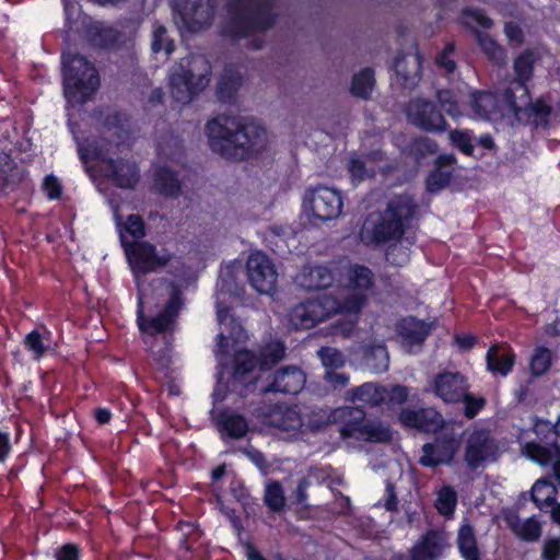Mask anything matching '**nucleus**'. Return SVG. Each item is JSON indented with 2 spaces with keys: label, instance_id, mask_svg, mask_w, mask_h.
Listing matches in <instances>:
<instances>
[{
  "label": "nucleus",
  "instance_id": "f257e3e1",
  "mask_svg": "<svg viewBox=\"0 0 560 560\" xmlns=\"http://www.w3.org/2000/svg\"><path fill=\"white\" fill-rule=\"evenodd\" d=\"M206 133L212 151L232 161L257 156L269 142L262 125L241 116L219 115L207 122Z\"/></svg>",
  "mask_w": 560,
  "mask_h": 560
},
{
  "label": "nucleus",
  "instance_id": "f03ea898",
  "mask_svg": "<svg viewBox=\"0 0 560 560\" xmlns=\"http://www.w3.org/2000/svg\"><path fill=\"white\" fill-rule=\"evenodd\" d=\"M190 282H136L137 324L150 336L172 331L184 307V290Z\"/></svg>",
  "mask_w": 560,
  "mask_h": 560
},
{
  "label": "nucleus",
  "instance_id": "7ed1b4c3",
  "mask_svg": "<svg viewBox=\"0 0 560 560\" xmlns=\"http://www.w3.org/2000/svg\"><path fill=\"white\" fill-rule=\"evenodd\" d=\"M130 139L129 131L119 124L118 117L107 118L98 141L86 145L79 143V154L84 163L100 159L105 163L102 168L105 176L110 178L118 187L132 188L139 178L137 165L133 162L115 161L112 155L121 152Z\"/></svg>",
  "mask_w": 560,
  "mask_h": 560
},
{
  "label": "nucleus",
  "instance_id": "20e7f679",
  "mask_svg": "<svg viewBox=\"0 0 560 560\" xmlns=\"http://www.w3.org/2000/svg\"><path fill=\"white\" fill-rule=\"evenodd\" d=\"M417 205L407 195L390 199L384 211L370 213L361 228L360 238L364 244L383 246L400 243L410 228Z\"/></svg>",
  "mask_w": 560,
  "mask_h": 560
},
{
  "label": "nucleus",
  "instance_id": "39448f33",
  "mask_svg": "<svg viewBox=\"0 0 560 560\" xmlns=\"http://www.w3.org/2000/svg\"><path fill=\"white\" fill-rule=\"evenodd\" d=\"M229 20L223 33L233 38H250L247 47L260 49L264 44L261 33L270 28L276 20L272 0H230Z\"/></svg>",
  "mask_w": 560,
  "mask_h": 560
},
{
  "label": "nucleus",
  "instance_id": "423d86ee",
  "mask_svg": "<svg viewBox=\"0 0 560 560\" xmlns=\"http://www.w3.org/2000/svg\"><path fill=\"white\" fill-rule=\"evenodd\" d=\"M211 65L203 55H188L173 66L170 72L171 94L179 103H189L205 90L211 77Z\"/></svg>",
  "mask_w": 560,
  "mask_h": 560
},
{
  "label": "nucleus",
  "instance_id": "0eeeda50",
  "mask_svg": "<svg viewBox=\"0 0 560 560\" xmlns=\"http://www.w3.org/2000/svg\"><path fill=\"white\" fill-rule=\"evenodd\" d=\"M63 92L71 104H82L100 85L94 66L81 55L63 54Z\"/></svg>",
  "mask_w": 560,
  "mask_h": 560
},
{
  "label": "nucleus",
  "instance_id": "6e6552de",
  "mask_svg": "<svg viewBox=\"0 0 560 560\" xmlns=\"http://www.w3.org/2000/svg\"><path fill=\"white\" fill-rule=\"evenodd\" d=\"M342 413L347 417L340 428L342 438L383 444L393 441L390 427L383 424L381 421L366 419V412L363 408L346 407Z\"/></svg>",
  "mask_w": 560,
  "mask_h": 560
},
{
  "label": "nucleus",
  "instance_id": "1a4fd4ad",
  "mask_svg": "<svg viewBox=\"0 0 560 560\" xmlns=\"http://www.w3.org/2000/svg\"><path fill=\"white\" fill-rule=\"evenodd\" d=\"M338 299L332 294L319 292L295 305L290 313V322L295 329H311L318 323L335 315Z\"/></svg>",
  "mask_w": 560,
  "mask_h": 560
},
{
  "label": "nucleus",
  "instance_id": "9d476101",
  "mask_svg": "<svg viewBox=\"0 0 560 560\" xmlns=\"http://www.w3.org/2000/svg\"><path fill=\"white\" fill-rule=\"evenodd\" d=\"M175 20L180 27L198 33L211 26L217 9V0H172Z\"/></svg>",
  "mask_w": 560,
  "mask_h": 560
},
{
  "label": "nucleus",
  "instance_id": "9b49d317",
  "mask_svg": "<svg viewBox=\"0 0 560 560\" xmlns=\"http://www.w3.org/2000/svg\"><path fill=\"white\" fill-rule=\"evenodd\" d=\"M120 242L129 266L137 277L155 271L171 260V255L159 254L155 246L149 242L128 241L122 230L120 231Z\"/></svg>",
  "mask_w": 560,
  "mask_h": 560
},
{
  "label": "nucleus",
  "instance_id": "f8f14e48",
  "mask_svg": "<svg viewBox=\"0 0 560 560\" xmlns=\"http://www.w3.org/2000/svg\"><path fill=\"white\" fill-rule=\"evenodd\" d=\"M342 206L339 191L326 186L308 188L303 197L305 213L323 222L337 219L341 214Z\"/></svg>",
  "mask_w": 560,
  "mask_h": 560
},
{
  "label": "nucleus",
  "instance_id": "ddd939ff",
  "mask_svg": "<svg viewBox=\"0 0 560 560\" xmlns=\"http://www.w3.org/2000/svg\"><path fill=\"white\" fill-rule=\"evenodd\" d=\"M432 442L424 443L421 447L419 464L422 467L435 468L442 465L453 464L460 447V439L453 432H439L434 434Z\"/></svg>",
  "mask_w": 560,
  "mask_h": 560
},
{
  "label": "nucleus",
  "instance_id": "4468645a",
  "mask_svg": "<svg viewBox=\"0 0 560 560\" xmlns=\"http://www.w3.org/2000/svg\"><path fill=\"white\" fill-rule=\"evenodd\" d=\"M246 282H217L215 307L217 316L223 322L234 304L243 301ZM255 291L261 294L273 295L278 282H247Z\"/></svg>",
  "mask_w": 560,
  "mask_h": 560
},
{
  "label": "nucleus",
  "instance_id": "2eb2a0df",
  "mask_svg": "<svg viewBox=\"0 0 560 560\" xmlns=\"http://www.w3.org/2000/svg\"><path fill=\"white\" fill-rule=\"evenodd\" d=\"M303 277L312 280H323L327 277L347 280H371L372 271L360 265H352L348 260H340L329 265L308 264L303 268Z\"/></svg>",
  "mask_w": 560,
  "mask_h": 560
},
{
  "label": "nucleus",
  "instance_id": "dca6fc26",
  "mask_svg": "<svg viewBox=\"0 0 560 560\" xmlns=\"http://www.w3.org/2000/svg\"><path fill=\"white\" fill-rule=\"evenodd\" d=\"M398 420L402 427L425 434H436L445 427L443 415L434 407L404 408L398 413Z\"/></svg>",
  "mask_w": 560,
  "mask_h": 560
},
{
  "label": "nucleus",
  "instance_id": "f3484780",
  "mask_svg": "<svg viewBox=\"0 0 560 560\" xmlns=\"http://www.w3.org/2000/svg\"><path fill=\"white\" fill-rule=\"evenodd\" d=\"M469 387L468 378L458 371L439 372L430 382V392L445 404H459Z\"/></svg>",
  "mask_w": 560,
  "mask_h": 560
},
{
  "label": "nucleus",
  "instance_id": "a211bd4d",
  "mask_svg": "<svg viewBox=\"0 0 560 560\" xmlns=\"http://www.w3.org/2000/svg\"><path fill=\"white\" fill-rule=\"evenodd\" d=\"M407 117L416 127L431 132H441L446 129L447 122L435 105L425 98H415L409 102Z\"/></svg>",
  "mask_w": 560,
  "mask_h": 560
},
{
  "label": "nucleus",
  "instance_id": "6ab92c4d",
  "mask_svg": "<svg viewBox=\"0 0 560 560\" xmlns=\"http://www.w3.org/2000/svg\"><path fill=\"white\" fill-rule=\"evenodd\" d=\"M261 388L264 394L298 395L305 386L306 375L296 365H285L275 371Z\"/></svg>",
  "mask_w": 560,
  "mask_h": 560
},
{
  "label": "nucleus",
  "instance_id": "aec40b11",
  "mask_svg": "<svg viewBox=\"0 0 560 560\" xmlns=\"http://www.w3.org/2000/svg\"><path fill=\"white\" fill-rule=\"evenodd\" d=\"M215 428L223 442L237 441L244 439L249 431L247 418L229 408L221 409L215 418Z\"/></svg>",
  "mask_w": 560,
  "mask_h": 560
},
{
  "label": "nucleus",
  "instance_id": "412c9836",
  "mask_svg": "<svg viewBox=\"0 0 560 560\" xmlns=\"http://www.w3.org/2000/svg\"><path fill=\"white\" fill-rule=\"evenodd\" d=\"M497 452V445L485 430L474 431L467 441L464 459L471 469H477Z\"/></svg>",
  "mask_w": 560,
  "mask_h": 560
},
{
  "label": "nucleus",
  "instance_id": "4be33fe9",
  "mask_svg": "<svg viewBox=\"0 0 560 560\" xmlns=\"http://www.w3.org/2000/svg\"><path fill=\"white\" fill-rule=\"evenodd\" d=\"M266 423L282 431H296L302 424V416L296 405L275 404L266 413Z\"/></svg>",
  "mask_w": 560,
  "mask_h": 560
},
{
  "label": "nucleus",
  "instance_id": "5701e85b",
  "mask_svg": "<svg viewBox=\"0 0 560 560\" xmlns=\"http://www.w3.org/2000/svg\"><path fill=\"white\" fill-rule=\"evenodd\" d=\"M516 363V354L506 345H492L486 353V366L494 376L506 377Z\"/></svg>",
  "mask_w": 560,
  "mask_h": 560
},
{
  "label": "nucleus",
  "instance_id": "b1692460",
  "mask_svg": "<svg viewBox=\"0 0 560 560\" xmlns=\"http://www.w3.org/2000/svg\"><path fill=\"white\" fill-rule=\"evenodd\" d=\"M396 330L404 347H421L431 332V325L417 317L408 316L397 323Z\"/></svg>",
  "mask_w": 560,
  "mask_h": 560
},
{
  "label": "nucleus",
  "instance_id": "393cba45",
  "mask_svg": "<svg viewBox=\"0 0 560 560\" xmlns=\"http://www.w3.org/2000/svg\"><path fill=\"white\" fill-rule=\"evenodd\" d=\"M245 267L249 280H276L279 276L273 260L261 250L250 253Z\"/></svg>",
  "mask_w": 560,
  "mask_h": 560
},
{
  "label": "nucleus",
  "instance_id": "a878e982",
  "mask_svg": "<svg viewBox=\"0 0 560 560\" xmlns=\"http://www.w3.org/2000/svg\"><path fill=\"white\" fill-rule=\"evenodd\" d=\"M443 553L442 537L435 529H429L410 550V560H438Z\"/></svg>",
  "mask_w": 560,
  "mask_h": 560
},
{
  "label": "nucleus",
  "instance_id": "bb28decb",
  "mask_svg": "<svg viewBox=\"0 0 560 560\" xmlns=\"http://www.w3.org/2000/svg\"><path fill=\"white\" fill-rule=\"evenodd\" d=\"M524 454L533 462L547 466L553 464L560 457L559 442H536L530 441L523 446Z\"/></svg>",
  "mask_w": 560,
  "mask_h": 560
},
{
  "label": "nucleus",
  "instance_id": "cd10ccee",
  "mask_svg": "<svg viewBox=\"0 0 560 560\" xmlns=\"http://www.w3.org/2000/svg\"><path fill=\"white\" fill-rule=\"evenodd\" d=\"M509 112L517 116L529 104V92L526 82L512 81L503 95Z\"/></svg>",
  "mask_w": 560,
  "mask_h": 560
},
{
  "label": "nucleus",
  "instance_id": "c85d7f7f",
  "mask_svg": "<svg viewBox=\"0 0 560 560\" xmlns=\"http://www.w3.org/2000/svg\"><path fill=\"white\" fill-rule=\"evenodd\" d=\"M530 500L541 512H548L557 501L556 486L547 478L536 480L530 490Z\"/></svg>",
  "mask_w": 560,
  "mask_h": 560
},
{
  "label": "nucleus",
  "instance_id": "c756f323",
  "mask_svg": "<svg viewBox=\"0 0 560 560\" xmlns=\"http://www.w3.org/2000/svg\"><path fill=\"white\" fill-rule=\"evenodd\" d=\"M475 115L481 119H493L500 115L497 97L490 92H475L470 96Z\"/></svg>",
  "mask_w": 560,
  "mask_h": 560
},
{
  "label": "nucleus",
  "instance_id": "7c9ffc66",
  "mask_svg": "<svg viewBox=\"0 0 560 560\" xmlns=\"http://www.w3.org/2000/svg\"><path fill=\"white\" fill-rule=\"evenodd\" d=\"M51 332L43 327V331L33 329L23 339L24 349L34 360H40L50 349Z\"/></svg>",
  "mask_w": 560,
  "mask_h": 560
},
{
  "label": "nucleus",
  "instance_id": "2f4dec72",
  "mask_svg": "<svg viewBox=\"0 0 560 560\" xmlns=\"http://www.w3.org/2000/svg\"><path fill=\"white\" fill-rule=\"evenodd\" d=\"M457 547L464 560H480L474 527L470 524L460 526L457 535Z\"/></svg>",
  "mask_w": 560,
  "mask_h": 560
},
{
  "label": "nucleus",
  "instance_id": "473e14b6",
  "mask_svg": "<svg viewBox=\"0 0 560 560\" xmlns=\"http://www.w3.org/2000/svg\"><path fill=\"white\" fill-rule=\"evenodd\" d=\"M454 163L455 156L453 154H443L436 159L438 170L428 179V186L431 191L443 188L450 182L452 175L450 168Z\"/></svg>",
  "mask_w": 560,
  "mask_h": 560
},
{
  "label": "nucleus",
  "instance_id": "72a5a7b5",
  "mask_svg": "<svg viewBox=\"0 0 560 560\" xmlns=\"http://www.w3.org/2000/svg\"><path fill=\"white\" fill-rule=\"evenodd\" d=\"M540 59V55L536 49H525L514 60V72L516 81L528 82L533 77L534 66Z\"/></svg>",
  "mask_w": 560,
  "mask_h": 560
},
{
  "label": "nucleus",
  "instance_id": "f704fd0d",
  "mask_svg": "<svg viewBox=\"0 0 560 560\" xmlns=\"http://www.w3.org/2000/svg\"><path fill=\"white\" fill-rule=\"evenodd\" d=\"M395 70L406 83L413 82L420 74L421 58L418 54H407L396 58Z\"/></svg>",
  "mask_w": 560,
  "mask_h": 560
},
{
  "label": "nucleus",
  "instance_id": "c9c22d12",
  "mask_svg": "<svg viewBox=\"0 0 560 560\" xmlns=\"http://www.w3.org/2000/svg\"><path fill=\"white\" fill-rule=\"evenodd\" d=\"M386 386L374 383H364L352 390L353 398L361 400L372 407L385 404Z\"/></svg>",
  "mask_w": 560,
  "mask_h": 560
},
{
  "label": "nucleus",
  "instance_id": "e433bc0d",
  "mask_svg": "<svg viewBox=\"0 0 560 560\" xmlns=\"http://www.w3.org/2000/svg\"><path fill=\"white\" fill-rule=\"evenodd\" d=\"M375 86L374 71L371 68H364L352 78L350 92L353 96L368 100Z\"/></svg>",
  "mask_w": 560,
  "mask_h": 560
},
{
  "label": "nucleus",
  "instance_id": "4c0bfd02",
  "mask_svg": "<svg viewBox=\"0 0 560 560\" xmlns=\"http://www.w3.org/2000/svg\"><path fill=\"white\" fill-rule=\"evenodd\" d=\"M553 363V352L545 347L537 346L529 359V372L533 377L545 375Z\"/></svg>",
  "mask_w": 560,
  "mask_h": 560
},
{
  "label": "nucleus",
  "instance_id": "58836bf2",
  "mask_svg": "<svg viewBox=\"0 0 560 560\" xmlns=\"http://www.w3.org/2000/svg\"><path fill=\"white\" fill-rule=\"evenodd\" d=\"M113 210H114V217H115L116 224L119 229V232L122 230L126 237L128 234L132 238L139 240L145 235L144 222L140 215L130 214V215H128L127 221L124 222L122 217L119 213L118 206H113Z\"/></svg>",
  "mask_w": 560,
  "mask_h": 560
},
{
  "label": "nucleus",
  "instance_id": "ea45409f",
  "mask_svg": "<svg viewBox=\"0 0 560 560\" xmlns=\"http://www.w3.org/2000/svg\"><path fill=\"white\" fill-rule=\"evenodd\" d=\"M155 187L165 196L176 197L180 191L182 184L172 170L160 167L155 173Z\"/></svg>",
  "mask_w": 560,
  "mask_h": 560
},
{
  "label": "nucleus",
  "instance_id": "a19ab883",
  "mask_svg": "<svg viewBox=\"0 0 560 560\" xmlns=\"http://www.w3.org/2000/svg\"><path fill=\"white\" fill-rule=\"evenodd\" d=\"M24 178V170L16 165L11 156L0 153V180L3 186H15Z\"/></svg>",
  "mask_w": 560,
  "mask_h": 560
},
{
  "label": "nucleus",
  "instance_id": "79ce46f5",
  "mask_svg": "<svg viewBox=\"0 0 560 560\" xmlns=\"http://www.w3.org/2000/svg\"><path fill=\"white\" fill-rule=\"evenodd\" d=\"M175 529L180 533L178 548L186 553L194 552V546L200 539L201 533L199 528L191 522L180 520L177 522Z\"/></svg>",
  "mask_w": 560,
  "mask_h": 560
},
{
  "label": "nucleus",
  "instance_id": "37998d69",
  "mask_svg": "<svg viewBox=\"0 0 560 560\" xmlns=\"http://www.w3.org/2000/svg\"><path fill=\"white\" fill-rule=\"evenodd\" d=\"M88 37L94 46L107 48L118 40L119 34L110 26L95 23L89 27Z\"/></svg>",
  "mask_w": 560,
  "mask_h": 560
},
{
  "label": "nucleus",
  "instance_id": "c03bdc74",
  "mask_svg": "<svg viewBox=\"0 0 560 560\" xmlns=\"http://www.w3.org/2000/svg\"><path fill=\"white\" fill-rule=\"evenodd\" d=\"M241 85L242 78L240 73L231 69H225L219 79L217 93L220 100L229 102L233 98Z\"/></svg>",
  "mask_w": 560,
  "mask_h": 560
},
{
  "label": "nucleus",
  "instance_id": "a18cd8bd",
  "mask_svg": "<svg viewBox=\"0 0 560 560\" xmlns=\"http://www.w3.org/2000/svg\"><path fill=\"white\" fill-rule=\"evenodd\" d=\"M257 365H259L257 355L253 351L240 350L234 355L232 375L235 380H241L252 373Z\"/></svg>",
  "mask_w": 560,
  "mask_h": 560
},
{
  "label": "nucleus",
  "instance_id": "49530a36",
  "mask_svg": "<svg viewBox=\"0 0 560 560\" xmlns=\"http://www.w3.org/2000/svg\"><path fill=\"white\" fill-rule=\"evenodd\" d=\"M476 39L481 50L497 65H505L506 52L492 37L486 33L476 32Z\"/></svg>",
  "mask_w": 560,
  "mask_h": 560
},
{
  "label": "nucleus",
  "instance_id": "de8ad7c7",
  "mask_svg": "<svg viewBox=\"0 0 560 560\" xmlns=\"http://www.w3.org/2000/svg\"><path fill=\"white\" fill-rule=\"evenodd\" d=\"M284 355L285 347L281 341L267 345L257 355L260 370H270L280 362Z\"/></svg>",
  "mask_w": 560,
  "mask_h": 560
},
{
  "label": "nucleus",
  "instance_id": "09e8293b",
  "mask_svg": "<svg viewBox=\"0 0 560 560\" xmlns=\"http://www.w3.org/2000/svg\"><path fill=\"white\" fill-rule=\"evenodd\" d=\"M366 365L376 373L385 372L388 369V353L383 345L371 346L364 353Z\"/></svg>",
  "mask_w": 560,
  "mask_h": 560
},
{
  "label": "nucleus",
  "instance_id": "8fccbe9b",
  "mask_svg": "<svg viewBox=\"0 0 560 560\" xmlns=\"http://www.w3.org/2000/svg\"><path fill=\"white\" fill-rule=\"evenodd\" d=\"M366 302V298L363 293L353 292L346 295L342 300L338 299V307L334 314L339 315H353L355 318L361 313Z\"/></svg>",
  "mask_w": 560,
  "mask_h": 560
},
{
  "label": "nucleus",
  "instance_id": "3c124183",
  "mask_svg": "<svg viewBox=\"0 0 560 560\" xmlns=\"http://www.w3.org/2000/svg\"><path fill=\"white\" fill-rule=\"evenodd\" d=\"M513 533L523 541L535 542L542 534L540 523L535 517L526 518L521 525H511Z\"/></svg>",
  "mask_w": 560,
  "mask_h": 560
},
{
  "label": "nucleus",
  "instance_id": "603ef678",
  "mask_svg": "<svg viewBox=\"0 0 560 560\" xmlns=\"http://www.w3.org/2000/svg\"><path fill=\"white\" fill-rule=\"evenodd\" d=\"M457 504V493L450 487H443L438 493L435 508L438 512L443 516H450L454 514Z\"/></svg>",
  "mask_w": 560,
  "mask_h": 560
},
{
  "label": "nucleus",
  "instance_id": "864d4df0",
  "mask_svg": "<svg viewBox=\"0 0 560 560\" xmlns=\"http://www.w3.org/2000/svg\"><path fill=\"white\" fill-rule=\"evenodd\" d=\"M264 501L268 509L272 512H280L283 510L285 498L280 482L271 481L266 487Z\"/></svg>",
  "mask_w": 560,
  "mask_h": 560
},
{
  "label": "nucleus",
  "instance_id": "5fc2aeb1",
  "mask_svg": "<svg viewBox=\"0 0 560 560\" xmlns=\"http://www.w3.org/2000/svg\"><path fill=\"white\" fill-rule=\"evenodd\" d=\"M318 358L326 371L338 370L346 364V358L343 353L332 347H322L317 351Z\"/></svg>",
  "mask_w": 560,
  "mask_h": 560
},
{
  "label": "nucleus",
  "instance_id": "6e6d98bb",
  "mask_svg": "<svg viewBox=\"0 0 560 560\" xmlns=\"http://www.w3.org/2000/svg\"><path fill=\"white\" fill-rule=\"evenodd\" d=\"M459 402L464 405L463 415L466 419L476 418L480 411L486 407L487 400L482 396H476L469 389L459 398Z\"/></svg>",
  "mask_w": 560,
  "mask_h": 560
},
{
  "label": "nucleus",
  "instance_id": "4d7b16f0",
  "mask_svg": "<svg viewBox=\"0 0 560 560\" xmlns=\"http://www.w3.org/2000/svg\"><path fill=\"white\" fill-rule=\"evenodd\" d=\"M151 49L154 54L165 51L171 55L174 50V42L170 38L164 25H156L152 34Z\"/></svg>",
  "mask_w": 560,
  "mask_h": 560
},
{
  "label": "nucleus",
  "instance_id": "13d9d810",
  "mask_svg": "<svg viewBox=\"0 0 560 560\" xmlns=\"http://www.w3.org/2000/svg\"><path fill=\"white\" fill-rule=\"evenodd\" d=\"M529 112L530 115L534 116L533 122L536 126L546 127L548 124V117L550 116L552 108L550 105L546 104L541 100H536L535 102H530L525 108Z\"/></svg>",
  "mask_w": 560,
  "mask_h": 560
},
{
  "label": "nucleus",
  "instance_id": "bf43d9fd",
  "mask_svg": "<svg viewBox=\"0 0 560 560\" xmlns=\"http://www.w3.org/2000/svg\"><path fill=\"white\" fill-rule=\"evenodd\" d=\"M368 160L353 158L349 161L348 170L354 180L361 182L374 176L375 170L368 166Z\"/></svg>",
  "mask_w": 560,
  "mask_h": 560
},
{
  "label": "nucleus",
  "instance_id": "052dcab7",
  "mask_svg": "<svg viewBox=\"0 0 560 560\" xmlns=\"http://www.w3.org/2000/svg\"><path fill=\"white\" fill-rule=\"evenodd\" d=\"M534 432L538 439L537 442H559L557 440L556 423L552 424L550 421L537 420L534 424Z\"/></svg>",
  "mask_w": 560,
  "mask_h": 560
},
{
  "label": "nucleus",
  "instance_id": "680f3d73",
  "mask_svg": "<svg viewBox=\"0 0 560 560\" xmlns=\"http://www.w3.org/2000/svg\"><path fill=\"white\" fill-rule=\"evenodd\" d=\"M438 101L442 108L453 118L462 115L454 94L448 90H440L436 94Z\"/></svg>",
  "mask_w": 560,
  "mask_h": 560
},
{
  "label": "nucleus",
  "instance_id": "e2e57ef3",
  "mask_svg": "<svg viewBox=\"0 0 560 560\" xmlns=\"http://www.w3.org/2000/svg\"><path fill=\"white\" fill-rule=\"evenodd\" d=\"M409 389L405 385H392L386 387L385 404L402 405L408 400Z\"/></svg>",
  "mask_w": 560,
  "mask_h": 560
},
{
  "label": "nucleus",
  "instance_id": "0e129e2a",
  "mask_svg": "<svg viewBox=\"0 0 560 560\" xmlns=\"http://www.w3.org/2000/svg\"><path fill=\"white\" fill-rule=\"evenodd\" d=\"M450 140L456 145L463 153L470 155L474 151L471 144V137L467 131L464 130H452L450 132Z\"/></svg>",
  "mask_w": 560,
  "mask_h": 560
},
{
  "label": "nucleus",
  "instance_id": "69168bd1",
  "mask_svg": "<svg viewBox=\"0 0 560 560\" xmlns=\"http://www.w3.org/2000/svg\"><path fill=\"white\" fill-rule=\"evenodd\" d=\"M454 49H455L454 44L448 43L446 45V47L444 48V50L436 56L435 61H436L438 67L443 69L445 71V73H447V74L453 73L456 69V62L452 58Z\"/></svg>",
  "mask_w": 560,
  "mask_h": 560
},
{
  "label": "nucleus",
  "instance_id": "338daca9",
  "mask_svg": "<svg viewBox=\"0 0 560 560\" xmlns=\"http://www.w3.org/2000/svg\"><path fill=\"white\" fill-rule=\"evenodd\" d=\"M82 549L73 542L63 544L55 551V560H81Z\"/></svg>",
  "mask_w": 560,
  "mask_h": 560
},
{
  "label": "nucleus",
  "instance_id": "774afa93",
  "mask_svg": "<svg viewBox=\"0 0 560 560\" xmlns=\"http://www.w3.org/2000/svg\"><path fill=\"white\" fill-rule=\"evenodd\" d=\"M542 560H559L560 559V538H547L544 541L541 549Z\"/></svg>",
  "mask_w": 560,
  "mask_h": 560
}]
</instances>
